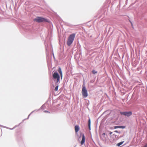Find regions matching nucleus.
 <instances>
[{
  "label": "nucleus",
  "instance_id": "1",
  "mask_svg": "<svg viewBox=\"0 0 147 147\" xmlns=\"http://www.w3.org/2000/svg\"><path fill=\"white\" fill-rule=\"evenodd\" d=\"M75 36V34H72L70 35L68 37L67 41V45L69 46L73 43Z\"/></svg>",
  "mask_w": 147,
  "mask_h": 147
},
{
  "label": "nucleus",
  "instance_id": "2",
  "mask_svg": "<svg viewBox=\"0 0 147 147\" xmlns=\"http://www.w3.org/2000/svg\"><path fill=\"white\" fill-rule=\"evenodd\" d=\"M34 20L37 22H48L47 19L44 18L39 17H37L36 18L34 19Z\"/></svg>",
  "mask_w": 147,
  "mask_h": 147
},
{
  "label": "nucleus",
  "instance_id": "3",
  "mask_svg": "<svg viewBox=\"0 0 147 147\" xmlns=\"http://www.w3.org/2000/svg\"><path fill=\"white\" fill-rule=\"evenodd\" d=\"M53 78L56 79V83H58L60 81V76L58 73L55 72L54 73L53 75Z\"/></svg>",
  "mask_w": 147,
  "mask_h": 147
},
{
  "label": "nucleus",
  "instance_id": "4",
  "mask_svg": "<svg viewBox=\"0 0 147 147\" xmlns=\"http://www.w3.org/2000/svg\"><path fill=\"white\" fill-rule=\"evenodd\" d=\"M82 94L84 97H86L88 96L87 91L85 86H83L82 90Z\"/></svg>",
  "mask_w": 147,
  "mask_h": 147
},
{
  "label": "nucleus",
  "instance_id": "5",
  "mask_svg": "<svg viewBox=\"0 0 147 147\" xmlns=\"http://www.w3.org/2000/svg\"><path fill=\"white\" fill-rule=\"evenodd\" d=\"M120 113L122 115H123L128 117L130 116L132 114V113L131 111L120 112Z\"/></svg>",
  "mask_w": 147,
  "mask_h": 147
},
{
  "label": "nucleus",
  "instance_id": "6",
  "mask_svg": "<svg viewBox=\"0 0 147 147\" xmlns=\"http://www.w3.org/2000/svg\"><path fill=\"white\" fill-rule=\"evenodd\" d=\"M85 141V137L84 135V134L82 135V140L81 142V144H83L84 143Z\"/></svg>",
  "mask_w": 147,
  "mask_h": 147
},
{
  "label": "nucleus",
  "instance_id": "7",
  "mask_svg": "<svg viewBox=\"0 0 147 147\" xmlns=\"http://www.w3.org/2000/svg\"><path fill=\"white\" fill-rule=\"evenodd\" d=\"M75 129L76 132L77 133L79 130V127L78 125H75Z\"/></svg>",
  "mask_w": 147,
  "mask_h": 147
},
{
  "label": "nucleus",
  "instance_id": "8",
  "mask_svg": "<svg viewBox=\"0 0 147 147\" xmlns=\"http://www.w3.org/2000/svg\"><path fill=\"white\" fill-rule=\"evenodd\" d=\"M58 72L60 74V76H61V78H62V72L61 71V69L60 67L59 68L58 70Z\"/></svg>",
  "mask_w": 147,
  "mask_h": 147
},
{
  "label": "nucleus",
  "instance_id": "9",
  "mask_svg": "<svg viewBox=\"0 0 147 147\" xmlns=\"http://www.w3.org/2000/svg\"><path fill=\"white\" fill-rule=\"evenodd\" d=\"M125 126H115L114 127V128L115 129H116L118 128H125Z\"/></svg>",
  "mask_w": 147,
  "mask_h": 147
},
{
  "label": "nucleus",
  "instance_id": "10",
  "mask_svg": "<svg viewBox=\"0 0 147 147\" xmlns=\"http://www.w3.org/2000/svg\"><path fill=\"white\" fill-rule=\"evenodd\" d=\"M88 126L89 129H90V119H89L88 120Z\"/></svg>",
  "mask_w": 147,
  "mask_h": 147
},
{
  "label": "nucleus",
  "instance_id": "11",
  "mask_svg": "<svg viewBox=\"0 0 147 147\" xmlns=\"http://www.w3.org/2000/svg\"><path fill=\"white\" fill-rule=\"evenodd\" d=\"M124 142H120L118 143L117 144V146H119L120 145H121V144H122Z\"/></svg>",
  "mask_w": 147,
  "mask_h": 147
},
{
  "label": "nucleus",
  "instance_id": "12",
  "mask_svg": "<svg viewBox=\"0 0 147 147\" xmlns=\"http://www.w3.org/2000/svg\"><path fill=\"white\" fill-rule=\"evenodd\" d=\"M92 73L93 74H95L97 73V71H95V70L93 69L92 71Z\"/></svg>",
  "mask_w": 147,
  "mask_h": 147
},
{
  "label": "nucleus",
  "instance_id": "13",
  "mask_svg": "<svg viewBox=\"0 0 147 147\" xmlns=\"http://www.w3.org/2000/svg\"><path fill=\"white\" fill-rule=\"evenodd\" d=\"M58 86H57L55 88L54 90L55 91H57L58 90Z\"/></svg>",
  "mask_w": 147,
  "mask_h": 147
},
{
  "label": "nucleus",
  "instance_id": "14",
  "mask_svg": "<svg viewBox=\"0 0 147 147\" xmlns=\"http://www.w3.org/2000/svg\"><path fill=\"white\" fill-rule=\"evenodd\" d=\"M144 147H147V144H146Z\"/></svg>",
  "mask_w": 147,
  "mask_h": 147
},
{
  "label": "nucleus",
  "instance_id": "15",
  "mask_svg": "<svg viewBox=\"0 0 147 147\" xmlns=\"http://www.w3.org/2000/svg\"><path fill=\"white\" fill-rule=\"evenodd\" d=\"M112 132H110V135H111L112 134Z\"/></svg>",
  "mask_w": 147,
  "mask_h": 147
},
{
  "label": "nucleus",
  "instance_id": "16",
  "mask_svg": "<svg viewBox=\"0 0 147 147\" xmlns=\"http://www.w3.org/2000/svg\"><path fill=\"white\" fill-rule=\"evenodd\" d=\"M102 135H105V133H103L102 134Z\"/></svg>",
  "mask_w": 147,
  "mask_h": 147
}]
</instances>
